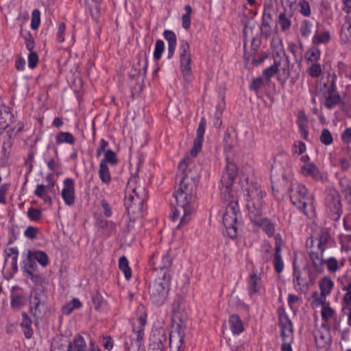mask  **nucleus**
Masks as SVG:
<instances>
[{
	"instance_id": "nucleus-1",
	"label": "nucleus",
	"mask_w": 351,
	"mask_h": 351,
	"mask_svg": "<svg viewBox=\"0 0 351 351\" xmlns=\"http://www.w3.org/2000/svg\"><path fill=\"white\" fill-rule=\"evenodd\" d=\"M190 162V157L186 156L178 165L179 169L183 171L184 175L178 189L173 193L177 206L172 208L171 215L173 221L180 219L177 226L178 229L182 228L191 221L196 201L195 178L184 173L185 168Z\"/></svg>"
},
{
	"instance_id": "nucleus-2",
	"label": "nucleus",
	"mask_w": 351,
	"mask_h": 351,
	"mask_svg": "<svg viewBox=\"0 0 351 351\" xmlns=\"http://www.w3.org/2000/svg\"><path fill=\"white\" fill-rule=\"evenodd\" d=\"M147 197V193L144 186L138 184V179L129 180L124 199V205L130 213H139L143 210V203Z\"/></svg>"
},
{
	"instance_id": "nucleus-3",
	"label": "nucleus",
	"mask_w": 351,
	"mask_h": 351,
	"mask_svg": "<svg viewBox=\"0 0 351 351\" xmlns=\"http://www.w3.org/2000/svg\"><path fill=\"white\" fill-rule=\"evenodd\" d=\"M226 198H229V200L224 199L228 204L223 215V223L228 237L234 239L237 237L238 220L241 217V213L237 200L232 195L226 196Z\"/></svg>"
},
{
	"instance_id": "nucleus-4",
	"label": "nucleus",
	"mask_w": 351,
	"mask_h": 351,
	"mask_svg": "<svg viewBox=\"0 0 351 351\" xmlns=\"http://www.w3.org/2000/svg\"><path fill=\"white\" fill-rule=\"evenodd\" d=\"M247 191L246 206L250 219L261 217L263 204V198L266 196L265 191L262 190L257 184H252Z\"/></svg>"
},
{
	"instance_id": "nucleus-5",
	"label": "nucleus",
	"mask_w": 351,
	"mask_h": 351,
	"mask_svg": "<svg viewBox=\"0 0 351 351\" xmlns=\"http://www.w3.org/2000/svg\"><path fill=\"white\" fill-rule=\"evenodd\" d=\"M315 278L316 276L309 266L306 265L300 269L293 265V283L298 293H306L309 289V285L315 282Z\"/></svg>"
},
{
	"instance_id": "nucleus-6",
	"label": "nucleus",
	"mask_w": 351,
	"mask_h": 351,
	"mask_svg": "<svg viewBox=\"0 0 351 351\" xmlns=\"http://www.w3.org/2000/svg\"><path fill=\"white\" fill-rule=\"evenodd\" d=\"M171 275L164 273L149 286L150 298L153 303L162 305L167 299L169 289Z\"/></svg>"
},
{
	"instance_id": "nucleus-7",
	"label": "nucleus",
	"mask_w": 351,
	"mask_h": 351,
	"mask_svg": "<svg viewBox=\"0 0 351 351\" xmlns=\"http://www.w3.org/2000/svg\"><path fill=\"white\" fill-rule=\"evenodd\" d=\"M274 64L265 69L263 75L266 79L269 80L278 72V80L283 84L290 75L288 58L285 53L282 56H280L279 53H277L276 56H274Z\"/></svg>"
},
{
	"instance_id": "nucleus-8",
	"label": "nucleus",
	"mask_w": 351,
	"mask_h": 351,
	"mask_svg": "<svg viewBox=\"0 0 351 351\" xmlns=\"http://www.w3.org/2000/svg\"><path fill=\"white\" fill-rule=\"evenodd\" d=\"M289 196L291 203L307 215L306 208L308 204L312 203L313 198L306 186L298 182L292 183L289 188Z\"/></svg>"
},
{
	"instance_id": "nucleus-9",
	"label": "nucleus",
	"mask_w": 351,
	"mask_h": 351,
	"mask_svg": "<svg viewBox=\"0 0 351 351\" xmlns=\"http://www.w3.org/2000/svg\"><path fill=\"white\" fill-rule=\"evenodd\" d=\"M47 310V295L43 289H34L29 297V312L35 317L43 315Z\"/></svg>"
},
{
	"instance_id": "nucleus-10",
	"label": "nucleus",
	"mask_w": 351,
	"mask_h": 351,
	"mask_svg": "<svg viewBox=\"0 0 351 351\" xmlns=\"http://www.w3.org/2000/svg\"><path fill=\"white\" fill-rule=\"evenodd\" d=\"M325 205L331 219L338 221L342 214V205L339 192L333 189L328 188L326 191Z\"/></svg>"
},
{
	"instance_id": "nucleus-11",
	"label": "nucleus",
	"mask_w": 351,
	"mask_h": 351,
	"mask_svg": "<svg viewBox=\"0 0 351 351\" xmlns=\"http://www.w3.org/2000/svg\"><path fill=\"white\" fill-rule=\"evenodd\" d=\"M238 173V169L235 163L227 161L225 167L222 171L221 183L222 187L221 189V197L223 199L229 200L226 196L231 195V187Z\"/></svg>"
},
{
	"instance_id": "nucleus-12",
	"label": "nucleus",
	"mask_w": 351,
	"mask_h": 351,
	"mask_svg": "<svg viewBox=\"0 0 351 351\" xmlns=\"http://www.w3.org/2000/svg\"><path fill=\"white\" fill-rule=\"evenodd\" d=\"M335 82L336 77L333 75L328 77L327 82L324 84L326 90L323 93L324 98V105L328 110H331L343 103L337 91Z\"/></svg>"
},
{
	"instance_id": "nucleus-13",
	"label": "nucleus",
	"mask_w": 351,
	"mask_h": 351,
	"mask_svg": "<svg viewBox=\"0 0 351 351\" xmlns=\"http://www.w3.org/2000/svg\"><path fill=\"white\" fill-rule=\"evenodd\" d=\"M180 66L185 81H191V53L190 46L187 41L182 40L179 46Z\"/></svg>"
},
{
	"instance_id": "nucleus-14",
	"label": "nucleus",
	"mask_w": 351,
	"mask_h": 351,
	"mask_svg": "<svg viewBox=\"0 0 351 351\" xmlns=\"http://www.w3.org/2000/svg\"><path fill=\"white\" fill-rule=\"evenodd\" d=\"M149 265L153 267L154 270H160L162 275L167 272L169 274V269L172 265V258L168 253L160 254L156 252L152 254L149 261Z\"/></svg>"
},
{
	"instance_id": "nucleus-15",
	"label": "nucleus",
	"mask_w": 351,
	"mask_h": 351,
	"mask_svg": "<svg viewBox=\"0 0 351 351\" xmlns=\"http://www.w3.org/2000/svg\"><path fill=\"white\" fill-rule=\"evenodd\" d=\"M300 173L306 178L314 181L324 183L328 180L327 173L321 171L314 163L304 164L300 167Z\"/></svg>"
},
{
	"instance_id": "nucleus-16",
	"label": "nucleus",
	"mask_w": 351,
	"mask_h": 351,
	"mask_svg": "<svg viewBox=\"0 0 351 351\" xmlns=\"http://www.w3.org/2000/svg\"><path fill=\"white\" fill-rule=\"evenodd\" d=\"M315 342L319 351H327L330 347L332 337L328 324H322L321 328L315 332Z\"/></svg>"
},
{
	"instance_id": "nucleus-17",
	"label": "nucleus",
	"mask_w": 351,
	"mask_h": 351,
	"mask_svg": "<svg viewBox=\"0 0 351 351\" xmlns=\"http://www.w3.org/2000/svg\"><path fill=\"white\" fill-rule=\"evenodd\" d=\"M61 196L67 206H72L75 202V183L73 179L67 178L63 181Z\"/></svg>"
},
{
	"instance_id": "nucleus-18",
	"label": "nucleus",
	"mask_w": 351,
	"mask_h": 351,
	"mask_svg": "<svg viewBox=\"0 0 351 351\" xmlns=\"http://www.w3.org/2000/svg\"><path fill=\"white\" fill-rule=\"evenodd\" d=\"M331 34L329 30L325 29L319 23L317 25V29L312 38V43L317 47L319 45H327L330 42Z\"/></svg>"
},
{
	"instance_id": "nucleus-19",
	"label": "nucleus",
	"mask_w": 351,
	"mask_h": 351,
	"mask_svg": "<svg viewBox=\"0 0 351 351\" xmlns=\"http://www.w3.org/2000/svg\"><path fill=\"white\" fill-rule=\"evenodd\" d=\"M14 131V129L7 130L5 134L2 137V157L5 160L8 159L11 154L12 147L14 144V139L15 138Z\"/></svg>"
},
{
	"instance_id": "nucleus-20",
	"label": "nucleus",
	"mask_w": 351,
	"mask_h": 351,
	"mask_svg": "<svg viewBox=\"0 0 351 351\" xmlns=\"http://www.w3.org/2000/svg\"><path fill=\"white\" fill-rule=\"evenodd\" d=\"M34 195L42 199L44 202L51 204L52 199L49 193H55L54 182L45 186L43 184H37L34 192Z\"/></svg>"
},
{
	"instance_id": "nucleus-21",
	"label": "nucleus",
	"mask_w": 351,
	"mask_h": 351,
	"mask_svg": "<svg viewBox=\"0 0 351 351\" xmlns=\"http://www.w3.org/2000/svg\"><path fill=\"white\" fill-rule=\"evenodd\" d=\"M250 220L253 223L259 226L267 237H272L274 235L275 225L270 219L266 217L261 218V217H258L256 219L251 218Z\"/></svg>"
},
{
	"instance_id": "nucleus-22",
	"label": "nucleus",
	"mask_w": 351,
	"mask_h": 351,
	"mask_svg": "<svg viewBox=\"0 0 351 351\" xmlns=\"http://www.w3.org/2000/svg\"><path fill=\"white\" fill-rule=\"evenodd\" d=\"M332 243V239L327 229H322L320 231L318 238L317 247L320 252L321 256H323L326 249L330 246Z\"/></svg>"
},
{
	"instance_id": "nucleus-23",
	"label": "nucleus",
	"mask_w": 351,
	"mask_h": 351,
	"mask_svg": "<svg viewBox=\"0 0 351 351\" xmlns=\"http://www.w3.org/2000/svg\"><path fill=\"white\" fill-rule=\"evenodd\" d=\"M262 286L261 278L253 272L247 279V289L250 295L257 293Z\"/></svg>"
},
{
	"instance_id": "nucleus-24",
	"label": "nucleus",
	"mask_w": 351,
	"mask_h": 351,
	"mask_svg": "<svg viewBox=\"0 0 351 351\" xmlns=\"http://www.w3.org/2000/svg\"><path fill=\"white\" fill-rule=\"evenodd\" d=\"M27 254L28 258L34 260L36 263L38 262L43 267H47L49 263V257L45 252L28 250Z\"/></svg>"
},
{
	"instance_id": "nucleus-25",
	"label": "nucleus",
	"mask_w": 351,
	"mask_h": 351,
	"mask_svg": "<svg viewBox=\"0 0 351 351\" xmlns=\"http://www.w3.org/2000/svg\"><path fill=\"white\" fill-rule=\"evenodd\" d=\"M21 317L22 320L20 326L22 328L24 335L27 339H31L34 335V330L32 327V321L30 317L25 311L22 312Z\"/></svg>"
},
{
	"instance_id": "nucleus-26",
	"label": "nucleus",
	"mask_w": 351,
	"mask_h": 351,
	"mask_svg": "<svg viewBox=\"0 0 351 351\" xmlns=\"http://www.w3.org/2000/svg\"><path fill=\"white\" fill-rule=\"evenodd\" d=\"M280 326L281 328L282 337H287L290 335L293 337V324L287 315H281L279 317Z\"/></svg>"
},
{
	"instance_id": "nucleus-27",
	"label": "nucleus",
	"mask_w": 351,
	"mask_h": 351,
	"mask_svg": "<svg viewBox=\"0 0 351 351\" xmlns=\"http://www.w3.org/2000/svg\"><path fill=\"white\" fill-rule=\"evenodd\" d=\"M228 324L231 331L234 335H239L244 330L243 323L237 314H232L229 317Z\"/></svg>"
},
{
	"instance_id": "nucleus-28",
	"label": "nucleus",
	"mask_w": 351,
	"mask_h": 351,
	"mask_svg": "<svg viewBox=\"0 0 351 351\" xmlns=\"http://www.w3.org/2000/svg\"><path fill=\"white\" fill-rule=\"evenodd\" d=\"M25 296L19 292H12L10 295V306L12 309L19 310L25 304Z\"/></svg>"
},
{
	"instance_id": "nucleus-29",
	"label": "nucleus",
	"mask_w": 351,
	"mask_h": 351,
	"mask_svg": "<svg viewBox=\"0 0 351 351\" xmlns=\"http://www.w3.org/2000/svg\"><path fill=\"white\" fill-rule=\"evenodd\" d=\"M334 287V282L330 278L324 276L319 281V287L320 289V294L323 296L330 295Z\"/></svg>"
},
{
	"instance_id": "nucleus-30",
	"label": "nucleus",
	"mask_w": 351,
	"mask_h": 351,
	"mask_svg": "<svg viewBox=\"0 0 351 351\" xmlns=\"http://www.w3.org/2000/svg\"><path fill=\"white\" fill-rule=\"evenodd\" d=\"M321 51L315 46L308 49L305 53V59L308 64L311 63L317 62L320 59Z\"/></svg>"
},
{
	"instance_id": "nucleus-31",
	"label": "nucleus",
	"mask_w": 351,
	"mask_h": 351,
	"mask_svg": "<svg viewBox=\"0 0 351 351\" xmlns=\"http://www.w3.org/2000/svg\"><path fill=\"white\" fill-rule=\"evenodd\" d=\"M75 142V137L71 133L69 132H60L56 136V143L58 145L62 143L73 145Z\"/></svg>"
},
{
	"instance_id": "nucleus-32",
	"label": "nucleus",
	"mask_w": 351,
	"mask_h": 351,
	"mask_svg": "<svg viewBox=\"0 0 351 351\" xmlns=\"http://www.w3.org/2000/svg\"><path fill=\"white\" fill-rule=\"evenodd\" d=\"M308 255L315 270L317 273H322L324 271L323 265L324 259L323 258H320L317 252L310 251Z\"/></svg>"
},
{
	"instance_id": "nucleus-33",
	"label": "nucleus",
	"mask_w": 351,
	"mask_h": 351,
	"mask_svg": "<svg viewBox=\"0 0 351 351\" xmlns=\"http://www.w3.org/2000/svg\"><path fill=\"white\" fill-rule=\"evenodd\" d=\"M99 176L101 182L106 184H109L111 181V176L108 165H104V162H99Z\"/></svg>"
},
{
	"instance_id": "nucleus-34",
	"label": "nucleus",
	"mask_w": 351,
	"mask_h": 351,
	"mask_svg": "<svg viewBox=\"0 0 351 351\" xmlns=\"http://www.w3.org/2000/svg\"><path fill=\"white\" fill-rule=\"evenodd\" d=\"M69 344H71L72 348L74 347L77 351H87L86 341L80 334L76 335L73 341H70Z\"/></svg>"
},
{
	"instance_id": "nucleus-35",
	"label": "nucleus",
	"mask_w": 351,
	"mask_h": 351,
	"mask_svg": "<svg viewBox=\"0 0 351 351\" xmlns=\"http://www.w3.org/2000/svg\"><path fill=\"white\" fill-rule=\"evenodd\" d=\"M138 325L135 327H133V332L136 336V341L139 343V346L141 344V342L143 340L144 337V326L145 325L146 321L143 317H139L138 319Z\"/></svg>"
},
{
	"instance_id": "nucleus-36",
	"label": "nucleus",
	"mask_w": 351,
	"mask_h": 351,
	"mask_svg": "<svg viewBox=\"0 0 351 351\" xmlns=\"http://www.w3.org/2000/svg\"><path fill=\"white\" fill-rule=\"evenodd\" d=\"M119 268L123 273L125 279L129 280L132 277V271L129 267V262L125 256L120 257Z\"/></svg>"
},
{
	"instance_id": "nucleus-37",
	"label": "nucleus",
	"mask_w": 351,
	"mask_h": 351,
	"mask_svg": "<svg viewBox=\"0 0 351 351\" xmlns=\"http://www.w3.org/2000/svg\"><path fill=\"white\" fill-rule=\"evenodd\" d=\"M341 290L345 291L342 299L343 307H350L351 306V280L343 284Z\"/></svg>"
},
{
	"instance_id": "nucleus-38",
	"label": "nucleus",
	"mask_w": 351,
	"mask_h": 351,
	"mask_svg": "<svg viewBox=\"0 0 351 351\" xmlns=\"http://www.w3.org/2000/svg\"><path fill=\"white\" fill-rule=\"evenodd\" d=\"M273 265L276 273L280 274L283 271L285 264L282 257L281 251H274Z\"/></svg>"
},
{
	"instance_id": "nucleus-39",
	"label": "nucleus",
	"mask_w": 351,
	"mask_h": 351,
	"mask_svg": "<svg viewBox=\"0 0 351 351\" xmlns=\"http://www.w3.org/2000/svg\"><path fill=\"white\" fill-rule=\"evenodd\" d=\"M291 15L287 16L285 12L280 13L278 16V23L282 32L289 30L291 26Z\"/></svg>"
},
{
	"instance_id": "nucleus-40",
	"label": "nucleus",
	"mask_w": 351,
	"mask_h": 351,
	"mask_svg": "<svg viewBox=\"0 0 351 351\" xmlns=\"http://www.w3.org/2000/svg\"><path fill=\"white\" fill-rule=\"evenodd\" d=\"M82 306V302L77 298L72 299L69 303L62 307V313L64 315H70L74 309L80 308Z\"/></svg>"
},
{
	"instance_id": "nucleus-41",
	"label": "nucleus",
	"mask_w": 351,
	"mask_h": 351,
	"mask_svg": "<svg viewBox=\"0 0 351 351\" xmlns=\"http://www.w3.org/2000/svg\"><path fill=\"white\" fill-rule=\"evenodd\" d=\"M25 276L30 279L32 282L36 285H40L44 281V278L39 272V271H27V272H23Z\"/></svg>"
},
{
	"instance_id": "nucleus-42",
	"label": "nucleus",
	"mask_w": 351,
	"mask_h": 351,
	"mask_svg": "<svg viewBox=\"0 0 351 351\" xmlns=\"http://www.w3.org/2000/svg\"><path fill=\"white\" fill-rule=\"evenodd\" d=\"M101 1H92L91 0H86V5L88 7L90 14L93 19L97 20L99 17V3Z\"/></svg>"
},
{
	"instance_id": "nucleus-43",
	"label": "nucleus",
	"mask_w": 351,
	"mask_h": 351,
	"mask_svg": "<svg viewBox=\"0 0 351 351\" xmlns=\"http://www.w3.org/2000/svg\"><path fill=\"white\" fill-rule=\"evenodd\" d=\"M100 162H104V165L109 163L111 165H116L118 162L116 153L112 149H107L104 152V157Z\"/></svg>"
},
{
	"instance_id": "nucleus-44",
	"label": "nucleus",
	"mask_w": 351,
	"mask_h": 351,
	"mask_svg": "<svg viewBox=\"0 0 351 351\" xmlns=\"http://www.w3.org/2000/svg\"><path fill=\"white\" fill-rule=\"evenodd\" d=\"M224 149L226 151H230L237 145V139L234 136H232L228 130L224 134L223 138Z\"/></svg>"
},
{
	"instance_id": "nucleus-45",
	"label": "nucleus",
	"mask_w": 351,
	"mask_h": 351,
	"mask_svg": "<svg viewBox=\"0 0 351 351\" xmlns=\"http://www.w3.org/2000/svg\"><path fill=\"white\" fill-rule=\"evenodd\" d=\"M335 315V311L330 306H324L322 311L321 316L322 319V324H328V322Z\"/></svg>"
},
{
	"instance_id": "nucleus-46",
	"label": "nucleus",
	"mask_w": 351,
	"mask_h": 351,
	"mask_svg": "<svg viewBox=\"0 0 351 351\" xmlns=\"http://www.w3.org/2000/svg\"><path fill=\"white\" fill-rule=\"evenodd\" d=\"M313 23L308 20H304L300 26V32L302 37L308 38L312 32Z\"/></svg>"
},
{
	"instance_id": "nucleus-47",
	"label": "nucleus",
	"mask_w": 351,
	"mask_h": 351,
	"mask_svg": "<svg viewBox=\"0 0 351 351\" xmlns=\"http://www.w3.org/2000/svg\"><path fill=\"white\" fill-rule=\"evenodd\" d=\"M186 13L182 16V27L188 29L191 25V14L192 13V8L190 5L184 6Z\"/></svg>"
},
{
	"instance_id": "nucleus-48",
	"label": "nucleus",
	"mask_w": 351,
	"mask_h": 351,
	"mask_svg": "<svg viewBox=\"0 0 351 351\" xmlns=\"http://www.w3.org/2000/svg\"><path fill=\"white\" fill-rule=\"evenodd\" d=\"M319 140L321 143L325 145H330L333 143L332 135L328 129L324 128L322 130Z\"/></svg>"
},
{
	"instance_id": "nucleus-49",
	"label": "nucleus",
	"mask_w": 351,
	"mask_h": 351,
	"mask_svg": "<svg viewBox=\"0 0 351 351\" xmlns=\"http://www.w3.org/2000/svg\"><path fill=\"white\" fill-rule=\"evenodd\" d=\"M324 264L326 265L328 270L330 273H335L339 269L338 261L334 257H330L327 259H324Z\"/></svg>"
},
{
	"instance_id": "nucleus-50",
	"label": "nucleus",
	"mask_w": 351,
	"mask_h": 351,
	"mask_svg": "<svg viewBox=\"0 0 351 351\" xmlns=\"http://www.w3.org/2000/svg\"><path fill=\"white\" fill-rule=\"evenodd\" d=\"M40 23V12L38 9L33 10L32 12L31 28L34 30L37 29Z\"/></svg>"
},
{
	"instance_id": "nucleus-51",
	"label": "nucleus",
	"mask_w": 351,
	"mask_h": 351,
	"mask_svg": "<svg viewBox=\"0 0 351 351\" xmlns=\"http://www.w3.org/2000/svg\"><path fill=\"white\" fill-rule=\"evenodd\" d=\"M165 49V43L162 40H157L155 44V49L154 51V58L156 60L160 59L162 54Z\"/></svg>"
},
{
	"instance_id": "nucleus-52",
	"label": "nucleus",
	"mask_w": 351,
	"mask_h": 351,
	"mask_svg": "<svg viewBox=\"0 0 351 351\" xmlns=\"http://www.w3.org/2000/svg\"><path fill=\"white\" fill-rule=\"evenodd\" d=\"M308 69V74L313 77H319L322 73L321 64L317 62L311 63Z\"/></svg>"
},
{
	"instance_id": "nucleus-53",
	"label": "nucleus",
	"mask_w": 351,
	"mask_h": 351,
	"mask_svg": "<svg viewBox=\"0 0 351 351\" xmlns=\"http://www.w3.org/2000/svg\"><path fill=\"white\" fill-rule=\"evenodd\" d=\"M206 125V119L204 117H202L200 120V122L198 125V128L197 129L196 137L195 138V140H199L202 141H204V135L205 132Z\"/></svg>"
},
{
	"instance_id": "nucleus-54",
	"label": "nucleus",
	"mask_w": 351,
	"mask_h": 351,
	"mask_svg": "<svg viewBox=\"0 0 351 351\" xmlns=\"http://www.w3.org/2000/svg\"><path fill=\"white\" fill-rule=\"evenodd\" d=\"M51 351H75L72 349L71 344L63 343H53L51 347Z\"/></svg>"
},
{
	"instance_id": "nucleus-55",
	"label": "nucleus",
	"mask_w": 351,
	"mask_h": 351,
	"mask_svg": "<svg viewBox=\"0 0 351 351\" xmlns=\"http://www.w3.org/2000/svg\"><path fill=\"white\" fill-rule=\"evenodd\" d=\"M300 8V12L304 16H309L311 15V8L309 3L306 0H300L298 3Z\"/></svg>"
},
{
	"instance_id": "nucleus-56",
	"label": "nucleus",
	"mask_w": 351,
	"mask_h": 351,
	"mask_svg": "<svg viewBox=\"0 0 351 351\" xmlns=\"http://www.w3.org/2000/svg\"><path fill=\"white\" fill-rule=\"evenodd\" d=\"M27 215L32 221H38L41 218L42 213L40 210L32 207L28 209Z\"/></svg>"
},
{
	"instance_id": "nucleus-57",
	"label": "nucleus",
	"mask_w": 351,
	"mask_h": 351,
	"mask_svg": "<svg viewBox=\"0 0 351 351\" xmlns=\"http://www.w3.org/2000/svg\"><path fill=\"white\" fill-rule=\"evenodd\" d=\"M339 184L343 193L351 189V180L346 176L339 179Z\"/></svg>"
},
{
	"instance_id": "nucleus-58",
	"label": "nucleus",
	"mask_w": 351,
	"mask_h": 351,
	"mask_svg": "<svg viewBox=\"0 0 351 351\" xmlns=\"http://www.w3.org/2000/svg\"><path fill=\"white\" fill-rule=\"evenodd\" d=\"M8 256L12 257V265L16 267L19 251L16 247H9L5 250Z\"/></svg>"
},
{
	"instance_id": "nucleus-59",
	"label": "nucleus",
	"mask_w": 351,
	"mask_h": 351,
	"mask_svg": "<svg viewBox=\"0 0 351 351\" xmlns=\"http://www.w3.org/2000/svg\"><path fill=\"white\" fill-rule=\"evenodd\" d=\"M92 302L95 309L99 310L104 302V298L99 292H97L93 295Z\"/></svg>"
},
{
	"instance_id": "nucleus-60",
	"label": "nucleus",
	"mask_w": 351,
	"mask_h": 351,
	"mask_svg": "<svg viewBox=\"0 0 351 351\" xmlns=\"http://www.w3.org/2000/svg\"><path fill=\"white\" fill-rule=\"evenodd\" d=\"M38 231V228L29 226L25 230L24 235L28 239H34L37 237Z\"/></svg>"
},
{
	"instance_id": "nucleus-61",
	"label": "nucleus",
	"mask_w": 351,
	"mask_h": 351,
	"mask_svg": "<svg viewBox=\"0 0 351 351\" xmlns=\"http://www.w3.org/2000/svg\"><path fill=\"white\" fill-rule=\"evenodd\" d=\"M164 38L167 40L168 45L177 44L176 36L171 30L166 29L163 32Z\"/></svg>"
},
{
	"instance_id": "nucleus-62",
	"label": "nucleus",
	"mask_w": 351,
	"mask_h": 351,
	"mask_svg": "<svg viewBox=\"0 0 351 351\" xmlns=\"http://www.w3.org/2000/svg\"><path fill=\"white\" fill-rule=\"evenodd\" d=\"M38 61V56L34 51L29 52L27 57L28 66L31 69H34L36 66Z\"/></svg>"
},
{
	"instance_id": "nucleus-63",
	"label": "nucleus",
	"mask_w": 351,
	"mask_h": 351,
	"mask_svg": "<svg viewBox=\"0 0 351 351\" xmlns=\"http://www.w3.org/2000/svg\"><path fill=\"white\" fill-rule=\"evenodd\" d=\"M23 272H27V271H38V266L36 263L32 260L30 258H28V255L27 256V263L25 265L23 268Z\"/></svg>"
},
{
	"instance_id": "nucleus-64",
	"label": "nucleus",
	"mask_w": 351,
	"mask_h": 351,
	"mask_svg": "<svg viewBox=\"0 0 351 351\" xmlns=\"http://www.w3.org/2000/svg\"><path fill=\"white\" fill-rule=\"evenodd\" d=\"M282 338V344L281 346L282 351H292L291 343L293 342V337H290V335L287 337Z\"/></svg>"
}]
</instances>
